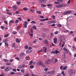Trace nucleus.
<instances>
[{"mask_svg":"<svg viewBox=\"0 0 76 76\" xmlns=\"http://www.w3.org/2000/svg\"><path fill=\"white\" fill-rule=\"evenodd\" d=\"M13 10L14 11L18 9V7L16 5H15L12 7Z\"/></svg>","mask_w":76,"mask_h":76,"instance_id":"obj_1","label":"nucleus"},{"mask_svg":"<svg viewBox=\"0 0 76 76\" xmlns=\"http://www.w3.org/2000/svg\"><path fill=\"white\" fill-rule=\"evenodd\" d=\"M71 13H72L71 11H66L63 13V15H67V14Z\"/></svg>","mask_w":76,"mask_h":76,"instance_id":"obj_2","label":"nucleus"},{"mask_svg":"<svg viewBox=\"0 0 76 76\" xmlns=\"http://www.w3.org/2000/svg\"><path fill=\"white\" fill-rule=\"evenodd\" d=\"M47 1V0H43L42 1H41V3H46Z\"/></svg>","mask_w":76,"mask_h":76,"instance_id":"obj_3","label":"nucleus"},{"mask_svg":"<svg viewBox=\"0 0 76 76\" xmlns=\"http://www.w3.org/2000/svg\"><path fill=\"white\" fill-rule=\"evenodd\" d=\"M54 42L55 44H56V43H57V39H54Z\"/></svg>","mask_w":76,"mask_h":76,"instance_id":"obj_4","label":"nucleus"},{"mask_svg":"<svg viewBox=\"0 0 76 76\" xmlns=\"http://www.w3.org/2000/svg\"><path fill=\"white\" fill-rule=\"evenodd\" d=\"M16 42H17V43H19V42H20V40H19L18 38H17L16 39Z\"/></svg>","mask_w":76,"mask_h":76,"instance_id":"obj_5","label":"nucleus"},{"mask_svg":"<svg viewBox=\"0 0 76 76\" xmlns=\"http://www.w3.org/2000/svg\"><path fill=\"white\" fill-rule=\"evenodd\" d=\"M8 41V39H6L5 40H4L3 41V42H7Z\"/></svg>","mask_w":76,"mask_h":76,"instance_id":"obj_6","label":"nucleus"},{"mask_svg":"<svg viewBox=\"0 0 76 76\" xmlns=\"http://www.w3.org/2000/svg\"><path fill=\"white\" fill-rule=\"evenodd\" d=\"M56 7L58 8H60V7H61V5H59L56 6Z\"/></svg>","mask_w":76,"mask_h":76,"instance_id":"obj_7","label":"nucleus"},{"mask_svg":"<svg viewBox=\"0 0 76 76\" xmlns=\"http://www.w3.org/2000/svg\"><path fill=\"white\" fill-rule=\"evenodd\" d=\"M5 47H8L9 45H8V43H7V42H5Z\"/></svg>","mask_w":76,"mask_h":76,"instance_id":"obj_8","label":"nucleus"},{"mask_svg":"<svg viewBox=\"0 0 76 76\" xmlns=\"http://www.w3.org/2000/svg\"><path fill=\"white\" fill-rule=\"evenodd\" d=\"M45 6H47L46 5L42 4L41 7H45Z\"/></svg>","mask_w":76,"mask_h":76,"instance_id":"obj_9","label":"nucleus"},{"mask_svg":"<svg viewBox=\"0 0 76 76\" xmlns=\"http://www.w3.org/2000/svg\"><path fill=\"white\" fill-rule=\"evenodd\" d=\"M30 10L31 11V12H35V10L33 9H30Z\"/></svg>","mask_w":76,"mask_h":76,"instance_id":"obj_10","label":"nucleus"},{"mask_svg":"<svg viewBox=\"0 0 76 76\" xmlns=\"http://www.w3.org/2000/svg\"><path fill=\"white\" fill-rule=\"evenodd\" d=\"M48 41L47 40H44L43 42V43H44V44H47Z\"/></svg>","mask_w":76,"mask_h":76,"instance_id":"obj_11","label":"nucleus"},{"mask_svg":"<svg viewBox=\"0 0 76 76\" xmlns=\"http://www.w3.org/2000/svg\"><path fill=\"white\" fill-rule=\"evenodd\" d=\"M61 38H62L63 40H64L65 39V37H64V36H61Z\"/></svg>","mask_w":76,"mask_h":76,"instance_id":"obj_12","label":"nucleus"},{"mask_svg":"<svg viewBox=\"0 0 76 76\" xmlns=\"http://www.w3.org/2000/svg\"><path fill=\"white\" fill-rule=\"evenodd\" d=\"M36 12L38 14H41V12L40 11H37Z\"/></svg>","mask_w":76,"mask_h":76,"instance_id":"obj_13","label":"nucleus"},{"mask_svg":"<svg viewBox=\"0 0 76 76\" xmlns=\"http://www.w3.org/2000/svg\"><path fill=\"white\" fill-rule=\"evenodd\" d=\"M53 21H49L48 22V24H51V23H53Z\"/></svg>","mask_w":76,"mask_h":76,"instance_id":"obj_14","label":"nucleus"},{"mask_svg":"<svg viewBox=\"0 0 76 76\" xmlns=\"http://www.w3.org/2000/svg\"><path fill=\"white\" fill-rule=\"evenodd\" d=\"M33 29L35 30H36V29H37V27L35 26H34L33 27Z\"/></svg>","mask_w":76,"mask_h":76,"instance_id":"obj_15","label":"nucleus"},{"mask_svg":"<svg viewBox=\"0 0 76 76\" xmlns=\"http://www.w3.org/2000/svg\"><path fill=\"white\" fill-rule=\"evenodd\" d=\"M63 0H57V1L60 3H61L63 1Z\"/></svg>","mask_w":76,"mask_h":76,"instance_id":"obj_16","label":"nucleus"},{"mask_svg":"<svg viewBox=\"0 0 76 76\" xmlns=\"http://www.w3.org/2000/svg\"><path fill=\"white\" fill-rule=\"evenodd\" d=\"M31 23H36V22H35L34 21H32L31 22Z\"/></svg>","mask_w":76,"mask_h":76,"instance_id":"obj_17","label":"nucleus"},{"mask_svg":"<svg viewBox=\"0 0 76 76\" xmlns=\"http://www.w3.org/2000/svg\"><path fill=\"white\" fill-rule=\"evenodd\" d=\"M7 14H8V15H12V13H10V12H6Z\"/></svg>","mask_w":76,"mask_h":76,"instance_id":"obj_18","label":"nucleus"},{"mask_svg":"<svg viewBox=\"0 0 76 76\" xmlns=\"http://www.w3.org/2000/svg\"><path fill=\"white\" fill-rule=\"evenodd\" d=\"M28 10V8H23V10L25 11L26 10Z\"/></svg>","mask_w":76,"mask_h":76,"instance_id":"obj_19","label":"nucleus"},{"mask_svg":"<svg viewBox=\"0 0 76 76\" xmlns=\"http://www.w3.org/2000/svg\"><path fill=\"white\" fill-rule=\"evenodd\" d=\"M10 22L11 23H14V20H11L10 21Z\"/></svg>","mask_w":76,"mask_h":76,"instance_id":"obj_20","label":"nucleus"},{"mask_svg":"<svg viewBox=\"0 0 76 76\" xmlns=\"http://www.w3.org/2000/svg\"><path fill=\"white\" fill-rule=\"evenodd\" d=\"M45 21V19L40 20V21H41V22H43L44 21Z\"/></svg>","mask_w":76,"mask_h":76,"instance_id":"obj_21","label":"nucleus"},{"mask_svg":"<svg viewBox=\"0 0 76 76\" xmlns=\"http://www.w3.org/2000/svg\"><path fill=\"white\" fill-rule=\"evenodd\" d=\"M73 20V17H71L69 18L70 20Z\"/></svg>","mask_w":76,"mask_h":76,"instance_id":"obj_22","label":"nucleus"},{"mask_svg":"<svg viewBox=\"0 0 76 76\" xmlns=\"http://www.w3.org/2000/svg\"><path fill=\"white\" fill-rule=\"evenodd\" d=\"M29 35L31 36V38H32V37H33V34L32 33L31 34H30Z\"/></svg>","mask_w":76,"mask_h":76,"instance_id":"obj_23","label":"nucleus"},{"mask_svg":"<svg viewBox=\"0 0 76 76\" xmlns=\"http://www.w3.org/2000/svg\"><path fill=\"white\" fill-rule=\"evenodd\" d=\"M52 6H53V5L51 4H48L47 5V6H48V7Z\"/></svg>","mask_w":76,"mask_h":76,"instance_id":"obj_24","label":"nucleus"},{"mask_svg":"<svg viewBox=\"0 0 76 76\" xmlns=\"http://www.w3.org/2000/svg\"><path fill=\"white\" fill-rule=\"evenodd\" d=\"M9 37V35L8 34H7L4 36L5 38H6V37Z\"/></svg>","mask_w":76,"mask_h":76,"instance_id":"obj_25","label":"nucleus"},{"mask_svg":"<svg viewBox=\"0 0 76 76\" xmlns=\"http://www.w3.org/2000/svg\"><path fill=\"white\" fill-rule=\"evenodd\" d=\"M58 27H61V25L60 24H58Z\"/></svg>","mask_w":76,"mask_h":76,"instance_id":"obj_26","label":"nucleus"},{"mask_svg":"<svg viewBox=\"0 0 76 76\" xmlns=\"http://www.w3.org/2000/svg\"><path fill=\"white\" fill-rule=\"evenodd\" d=\"M16 34V31H14L12 33V34Z\"/></svg>","mask_w":76,"mask_h":76,"instance_id":"obj_27","label":"nucleus"},{"mask_svg":"<svg viewBox=\"0 0 76 76\" xmlns=\"http://www.w3.org/2000/svg\"><path fill=\"white\" fill-rule=\"evenodd\" d=\"M17 5H19L20 4V2H17Z\"/></svg>","mask_w":76,"mask_h":76,"instance_id":"obj_28","label":"nucleus"},{"mask_svg":"<svg viewBox=\"0 0 76 76\" xmlns=\"http://www.w3.org/2000/svg\"><path fill=\"white\" fill-rule=\"evenodd\" d=\"M4 22L7 25H8V23H7V21L5 20L4 21Z\"/></svg>","mask_w":76,"mask_h":76,"instance_id":"obj_29","label":"nucleus"},{"mask_svg":"<svg viewBox=\"0 0 76 76\" xmlns=\"http://www.w3.org/2000/svg\"><path fill=\"white\" fill-rule=\"evenodd\" d=\"M52 18L53 19H55L56 18V16L54 15H53L52 16Z\"/></svg>","mask_w":76,"mask_h":76,"instance_id":"obj_30","label":"nucleus"},{"mask_svg":"<svg viewBox=\"0 0 76 76\" xmlns=\"http://www.w3.org/2000/svg\"><path fill=\"white\" fill-rule=\"evenodd\" d=\"M24 27L25 28H26L27 27V26L26 25V24H24Z\"/></svg>","mask_w":76,"mask_h":76,"instance_id":"obj_31","label":"nucleus"},{"mask_svg":"<svg viewBox=\"0 0 76 76\" xmlns=\"http://www.w3.org/2000/svg\"><path fill=\"white\" fill-rule=\"evenodd\" d=\"M58 31H56L54 32L55 34H58Z\"/></svg>","mask_w":76,"mask_h":76,"instance_id":"obj_32","label":"nucleus"},{"mask_svg":"<svg viewBox=\"0 0 76 76\" xmlns=\"http://www.w3.org/2000/svg\"><path fill=\"white\" fill-rule=\"evenodd\" d=\"M16 14H19V12L18 11H17L15 12Z\"/></svg>","mask_w":76,"mask_h":76,"instance_id":"obj_33","label":"nucleus"},{"mask_svg":"<svg viewBox=\"0 0 76 76\" xmlns=\"http://www.w3.org/2000/svg\"><path fill=\"white\" fill-rule=\"evenodd\" d=\"M30 31L31 33H32V32H33V29H32V28H31L30 29Z\"/></svg>","mask_w":76,"mask_h":76,"instance_id":"obj_34","label":"nucleus"},{"mask_svg":"<svg viewBox=\"0 0 76 76\" xmlns=\"http://www.w3.org/2000/svg\"><path fill=\"white\" fill-rule=\"evenodd\" d=\"M15 22L16 23H18V22H19V20H16L15 21Z\"/></svg>","mask_w":76,"mask_h":76,"instance_id":"obj_35","label":"nucleus"},{"mask_svg":"<svg viewBox=\"0 0 76 76\" xmlns=\"http://www.w3.org/2000/svg\"><path fill=\"white\" fill-rule=\"evenodd\" d=\"M19 26H18V27H17V31H18V30H19Z\"/></svg>","mask_w":76,"mask_h":76,"instance_id":"obj_36","label":"nucleus"},{"mask_svg":"<svg viewBox=\"0 0 76 76\" xmlns=\"http://www.w3.org/2000/svg\"><path fill=\"white\" fill-rule=\"evenodd\" d=\"M27 23H28V22H27V21L24 22V24H25L26 25V24H27Z\"/></svg>","mask_w":76,"mask_h":76,"instance_id":"obj_37","label":"nucleus"},{"mask_svg":"<svg viewBox=\"0 0 76 76\" xmlns=\"http://www.w3.org/2000/svg\"><path fill=\"white\" fill-rule=\"evenodd\" d=\"M18 19H19V20H20V21H21V20H22V19L21 18H18Z\"/></svg>","mask_w":76,"mask_h":76,"instance_id":"obj_38","label":"nucleus"},{"mask_svg":"<svg viewBox=\"0 0 76 76\" xmlns=\"http://www.w3.org/2000/svg\"><path fill=\"white\" fill-rule=\"evenodd\" d=\"M67 3H68V4H70V0H69L68 1Z\"/></svg>","mask_w":76,"mask_h":76,"instance_id":"obj_39","label":"nucleus"},{"mask_svg":"<svg viewBox=\"0 0 76 76\" xmlns=\"http://www.w3.org/2000/svg\"><path fill=\"white\" fill-rule=\"evenodd\" d=\"M65 7L64 4L61 5V7Z\"/></svg>","mask_w":76,"mask_h":76,"instance_id":"obj_40","label":"nucleus"},{"mask_svg":"<svg viewBox=\"0 0 76 76\" xmlns=\"http://www.w3.org/2000/svg\"><path fill=\"white\" fill-rule=\"evenodd\" d=\"M70 34H73V31H70Z\"/></svg>","mask_w":76,"mask_h":76,"instance_id":"obj_41","label":"nucleus"},{"mask_svg":"<svg viewBox=\"0 0 76 76\" xmlns=\"http://www.w3.org/2000/svg\"><path fill=\"white\" fill-rule=\"evenodd\" d=\"M51 26H55V24L54 23L53 24H52Z\"/></svg>","mask_w":76,"mask_h":76,"instance_id":"obj_42","label":"nucleus"},{"mask_svg":"<svg viewBox=\"0 0 76 76\" xmlns=\"http://www.w3.org/2000/svg\"><path fill=\"white\" fill-rule=\"evenodd\" d=\"M74 41L76 42V37H75L74 38Z\"/></svg>","mask_w":76,"mask_h":76,"instance_id":"obj_43","label":"nucleus"},{"mask_svg":"<svg viewBox=\"0 0 76 76\" xmlns=\"http://www.w3.org/2000/svg\"><path fill=\"white\" fill-rule=\"evenodd\" d=\"M55 4H59V2H55Z\"/></svg>","mask_w":76,"mask_h":76,"instance_id":"obj_44","label":"nucleus"},{"mask_svg":"<svg viewBox=\"0 0 76 76\" xmlns=\"http://www.w3.org/2000/svg\"><path fill=\"white\" fill-rule=\"evenodd\" d=\"M37 42V40H35L33 42V43H35V42Z\"/></svg>","mask_w":76,"mask_h":76,"instance_id":"obj_45","label":"nucleus"},{"mask_svg":"<svg viewBox=\"0 0 76 76\" xmlns=\"http://www.w3.org/2000/svg\"><path fill=\"white\" fill-rule=\"evenodd\" d=\"M1 29H4V28L3 26H1Z\"/></svg>","mask_w":76,"mask_h":76,"instance_id":"obj_46","label":"nucleus"},{"mask_svg":"<svg viewBox=\"0 0 76 76\" xmlns=\"http://www.w3.org/2000/svg\"><path fill=\"white\" fill-rule=\"evenodd\" d=\"M39 39L40 41H42L43 39L42 38H39Z\"/></svg>","mask_w":76,"mask_h":76,"instance_id":"obj_47","label":"nucleus"},{"mask_svg":"<svg viewBox=\"0 0 76 76\" xmlns=\"http://www.w3.org/2000/svg\"><path fill=\"white\" fill-rule=\"evenodd\" d=\"M24 48H28V45H26Z\"/></svg>","mask_w":76,"mask_h":76,"instance_id":"obj_48","label":"nucleus"},{"mask_svg":"<svg viewBox=\"0 0 76 76\" xmlns=\"http://www.w3.org/2000/svg\"><path fill=\"white\" fill-rule=\"evenodd\" d=\"M12 47H13L15 46V43H13L12 45Z\"/></svg>","mask_w":76,"mask_h":76,"instance_id":"obj_49","label":"nucleus"},{"mask_svg":"<svg viewBox=\"0 0 76 76\" xmlns=\"http://www.w3.org/2000/svg\"><path fill=\"white\" fill-rule=\"evenodd\" d=\"M40 18H44V16H41L40 17Z\"/></svg>","mask_w":76,"mask_h":76,"instance_id":"obj_50","label":"nucleus"},{"mask_svg":"<svg viewBox=\"0 0 76 76\" xmlns=\"http://www.w3.org/2000/svg\"><path fill=\"white\" fill-rule=\"evenodd\" d=\"M27 21H28V22H29L31 21V20H30V19H28Z\"/></svg>","mask_w":76,"mask_h":76,"instance_id":"obj_51","label":"nucleus"},{"mask_svg":"<svg viewBox=\"0 0 76 76\" xmlns=\"http://www.w3.org/2000/svg\"><path fill=\"white\" fill-rule=\"evenodd\" d=\"M66 32H69V31H70L69 30H66Z\"/></svg>","mask_w":76,"mask_h":76,"instance_id":"obj_52","label":"nucleus"},{"mask_svg":"<svg viewBox=\"0 0 76 76\" xmlns=\"http://www.w3.org/2000/svg\"><path fill=\"white\" fill-rule=\"evenodd\" d=\"M40 25H44V24L42 23H40Z\"/></svg>","mask_w":76,"mask_h":76,"instance_id":"obj_53","label":"nucleus"},{"mask_svg":"<svg viewBox=\"0 0 76 76\" xmlns=\"http://www.w3.org/2000/svg\"><path fill=\"white\" fill-rule=\"evenodd\" d=\"M9 25H10V26H11V23L10 22L9 23Z\"/></svg>","mask_w":76,"mask_h":76,"instance_id":"obj_54","label":"nucleus"},{"mask_svg":"<svg viewBox=\"0 0 76 76\" xmlns=\"http://www.w3.org/2000/svg\"><path fill=\"white\" fill-rule=\"evenodd\" d=\"M45 19V20H48V18H46Z\"/></svg>","mask_w":76,"mask_h":76,"instance_id":"obj_55","label":"nucleus"},{"mask_svg":"<svg viewBox=\"0 0 76 76\" xmlns=\"http://www.w3.org/2000/svg\"><path fill=\"white\" fill-rule=\"evenodd\" d=\"M64 6L65 7L66 6H67V5L66 4H64Z\"/></svg>","mask_w":76,"mask_h":76,"instance_id":"obj_56","label":"nucleus"},{"mask_svg":"<svg viewBox=\"0 0 76 76\" xmlns=\"http://www.w3.org/2000/svg\"><path fill=\"white\" fill-rule=\"evenodd\" d=\"M50 35H51V36H53V34L52 33H50Z\"/></svg>","mask_w":76,"mask_h":76,"instance_id":"obj_57","label":"nucleus"},{"mask_svg":"<svg viewBox=\"0 0 76 76\" xmlns=\"http://www.w3.org/2000/svg\"><path fill=\"white\" fill-rule=\"evenodd\" d=\"M52 46H55V45H54V44L52 43Z\"/></svg>","mask_w":76,"mask_h":76,"instance_id":"obj_58","label":"nucleus"},{"mask_svg":"<svg viewBox=\"0 0 76 76\" xmlns=\"http://www.w3.org/2000/svg\"><path fill=\"white\" fill-rule=\"evenodd\" d=\"M63 31V32H66V30H64Z\"/></svg>","mask_w":76,"mask_h":76,"instance_id":"obj_59","label":"nucleus"},{"mask_svg":"<svg viewBox=\"0 0 76 76\" xmlns=\"http://www.w3.org/2000/svg\"><path fill=\"white\" fill-rule=\"evenodd\" d=\"M64 44H62V47L63 48V46H64Z\"/></svg>","mask_w":76,"mask_h":76,"instance_id":"obj_60","label":"nucleus"},{"mask_svg":"<svg viewBox=\"0 0 76 76\" xmlns=\"http://www.w3.org/2000/svg\"><path fill=\"white\" fill-rule=\"evenodd\" d=\"M55 13H56V14H57V13H58V12H55Z\"/></svg>","mask_w":76,"mask_h":76,"instance_id":"obj_61","label":"nucleus"},{"mask_svg":"<svg viewBox=\"0 0 76 76\" xmlns=\"http://www.w3.org/2000/svg\"><path fill=\"white\" fill-rule=\"evenodd\" d=\"M2 44V43H0V46H1Z\"/></svg>","mask_w":76,"mask_h":76,"instance_id":"obj_62","label":"nucleus"},{"mask_svg":"<svg viewBox=\"0 0 76 76\" xmlns=\"http://www.w3.org/2000/svg\"><path fill=\"white\" fill-rule=\"evenodd\" d=\"M6 11H7V12H9V10L7 9L6 10Z\"/></svg>","mask_w":76,"mask_h":76,"instance_id":"obj_63","label":"nucleus"},{"mask_svg":"<svg viewBox=\"0 0 76 76\" xmlns=\"http://www.w3.org/2000/svg\"><path fill=\"white\" fill-rule=\"evenodd\" d=\"M65 42H63V44L64 45V44H65Z\"/></svg>","mask_w":76,"mask_h":76,"instance_id":"obj_64","label":"nucleus"}]
</instances>
